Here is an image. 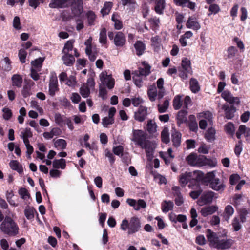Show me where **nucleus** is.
Listing matches in <instances>:
<instances>
[{
    "mask_svg": "<svg viewBox=\"0 0 250 250\" xmlns=\"http://www.w3.org/2000/svg\"><path fill=\"white\" fill-rule=\"evenodd\" d=\"M214 174L213 171L208 172L206 175L201 171L186 172L180 175L179 182L182 186L189 183L190 188L196 189L200 187V183L205 186H209L211 180L214 178Z\"/></svg>",
    "mask_w": 250,
    "mask_h": 250,
    "instance_id": "f257e3e1",
    "label": "nucleus"
},
{
    "mask_svg": "<svg viewBox=\"0 0 250 250\" xmlns=\"http://www.w3.org/2000/svg\"><path fill=\"white\" fill-rule=\"evenodd\" d=\"M206 236L210 245L218 250L229 249L234 244V241L230 238L220 240L217 233L209 229L206 230Z\"/></svg>",
    "mask_w": 250,
    "mask_h": 250,
    "instance_id": "f03ea898",
    "label": "nucleus"
},
{
    "mask_svg": "<svg viewBox=\"0 0 250 250\" xmlns=\"http://www.w3.org/2000/svg\"><path fill=\"white\" fill-rule=\"evenodd\" d=\"M19 227L10 217L6 216L0 225V230L9 236H15L19 233Z\"/></svg>",
    "mask_w": 250,
    "mask_h": 250,
    "instance_id": "7ed1b4c3",
    "label": "nucleus"
},
{
    "mask_svg": "<svg viewBox=\"0 0 250 250\" xmlns=\"http://www.w3.org/2000/svg\"><path fill=\"white\" fill-rule=\"evenodd\" d=\"M100 79L103 86L106 85L107 87L111 89L114 86V80L112 78L111 75H107L106 71L102 72L100 75Z\"/></svg>",
    "mask_w": 250,
    "mask_h": 250,
    "instance_id": "20e7f679",
    "label": "nucleus"
},
{
    "mask_svg": "<svg viewBox=\"0 0 250 250\" xmlns=\"http://www.w3.org/2000/svg\"><path fill=\"white\" fill-rule=\"evenodd\" d=\"M147 115V108L146 106H140L135 112L134 118L136 121L142 122L146 118Z\"/></svg>",
    "mask_w": 250,
    "mask_h": 250,
    "instance_id": "39448f33",
    "label": "nucleus"
},
{
    "mask_svg": "<svg viewBox=\"0 0 250 250\" xmlns=\"http://www.w3.org/2000/svg\"><path fill=\"white\" fill-rule=\"evenodd\" d=\"M71 10L74 16H79L83 12L82 1H73L71 3Z\"/></svg>",
    "mask_w": 250,
    "mask_h": 250,
    "instance_id": "423d86ee",
    "label": "nucleus"
},
{
    "mask_svg": "<svg viewBox=\"0 0 250 250\" xmlns=\"http://www.w3.org/2000/svg\"><path fill=\"white\" fill-rule=\"evenodd\" d=\"M225 185L218 178L215 177V173L214 178L211 180L209 187L212 189L217 191H223L225 188Z\"/></svg>",
    "mask_w": 250,
    "mask_h": 250,
    "instance_id": "0eeeda50",
    "label": "nucleus"
},
{
    "mask_svg": "<svg viewBox=\"0 0 250 250\" xmlns=\"http://www.w3.org/2000/svg\"><path fill=\"white\" fill-rule=\"evenodd\" d=\"M141 227L140 221L138 218L132 217L129 222L128 233L133 234L137 232Z\"/></svg>",
    "mask_w": 250,
    "mask_h": 250,
    "instance_id": "6e6552de",
    "label": "nucleus"
},
{
    "mask_svg": "<svg viewBox=\"0 0 250 250\" xmlns=\"http://www.w3.org/2000/svg\"><path fill=\"white\" fill-rule=\"evenodd\" d=\"M58 91L57 77L56 76H52L49 80V94L53 97L55 95V93Z\"/></svg>",
    "mask_w": 250,
    "mask_h": 250,
    "instance_id": "1a4fd4ad",
    "label": "nucleus"
},
{
    "mask_svg": "<svg viewBox=\"0 0 250 250\" xmlns=\"http://www.w3.org/2000/svg\"><path fill=\"white\" fill-rule=\"evenodd\" d=\"M132 140L136 142L140 146L146 141L143 131L140 130H134Z\"/></svg>",
    "mask_w": 250,
    "mask_h": 250,
    "instance_id": "9d476101",
    "label": "nucleus"
},
{
    "mask_svg": "<svg viewBox=\"0 0 250 250\" xmlns=\"http://www.w3.org/2000/svg\"><path fill=\"white\" fill-rule=\"evenodd\" d=\"M221 97L227 102L230 104H239L240 103L239 99L238 97H234L232 96L231 93L229 90H225L221 94Z\"/></svg>",
    "mask_w": 250,
    "mask_h": 250,
    "instance_id": "9b49d317",
    "label": "nucleus"
},
{
    "mask_svg": "<svg viewBox=\"0 0 250 250\" xmlns=\"http://www.w3.org/2000/svg\"><path fill=\"white\" fill-rule=\"evenodd\" d=\"M142 64L144 68H139L138 71H136L132 73L133 75H136L137 77H140L141 76L146 77L150 74V66L145 62H142Z\"/></svg>",
    "mask_w": 250,
    "mask_h": 250,
    "instance_id": "f8f14e48",
    "label": "nucleus"
},
{
    "mask_svg": "<svg viewBox=\"0 0 250 250\" xmlns=\"http://www.w3.org/2000/svg\"><path fill=\"white\" fill-rule=\"evenodd\" d=\"M188 112L186 109H182L180 110L176 116L177 124L179 127L181 125L184 123H187L188 122L187 115Z\"/></svg>",
    "mask_w": 250,
    "mask_h": 250,
    "instance_id": "ddd939ff",
    "label": "nucleus"
},
{
    "mask_svg": "<svg viewBox=\"0 0 250 250\" xmlns=\"http://www.w3.org/2000/svg\"><path fill=\"white\" fill-rule=\"evenodd\" d=\"M222 109L225 111V117L227 119H231L234 116V113L236 112V108L231 105L229 106L228 104H224L222 106Z\"/></svg>",
    "mask_w": 250,
    "mask_h": 250,
    "instance_id": "4468645a",
    "label": "nucleus"
},
{
    "mask_svg": "<svg viewBox=\"0 0 250 250\" xmlns=\"http://www.w3.org/2000/svg\"><path fill=\"white\" fill-rule=\"evenodd\" d=\"M227 53L224 56L225 60H230L231 62L233 61L238 52L236 48L233 46H229L227 49Z\"/></svg>",
    "mask_w": 250,
    "mask_h": 250,
    "instance_id": "2eb2a0df",
    "label": "nucleus"
},
{
    "mask_svg": "<svg viewBox=\"0 0 250 250\" xmlns=\"http://www.w3.org/2000/svg\"><path fill=\"white\" fill-rule=\"evenodd\" d=\"M214 196V192L211 191L204 192L200 197V202L203 204L211 203Z\"/></svg>",
    "mask_w": 250,
    "mask_h": 250,
    "instance_id": "dca6fc26",
    "label": "nucleus"
},
{
    "mask_svg": "<svg viewBox=\"0 0 250 250\" xmlns=\"http://www.w3.org/2000/svg\"><path fill=\"white\" fill-rule=\"evenodd\" d=\"M218 208L217 206L212 205L203 208L201 210V213L204 217L212 214L217 211Z\"/></svg>",
    "mask_w": 250,
    "mask_h": 250,
    "instance_id": "f3484780",
    "label": "nucleus"
},
{
    "mask_svg": "<svg viewBox=\"0 0 250 250\" xmlns=\"http://www.w3.org/2000/svg\"><path fill=\"white\" fill-rule=\"evenodd\" d=\"M186 26L188 28L192 29L194 30H199L201 26L198 22L196 21L195 18L189 17L186 23Z\"/></svg>",
    "mask_w": 250,
    "mask_h": 250,
    "instance_id": "a211bd4d",
    "label": "nucleus"
},
{
    "mask_svg": "<svg viewBox=\"0 0 250 250\" xmlns=\"http://www.w3.org/2000/svg\"><path fill=\"white\" fill-rule=\"evenodd\" d=\"M234 212L233 208L231 205H228L226 206L224 212L221 215L225 221L228 222Z\"/></svg>",
    "mask_w": 250,
    "mask_h": 250,
    "instance_id": "6ab92c4d",
    "label": "nucleus"
},
{
    "mask_svg": "<svg viewBox=\"0 0 250 250\" xmlns=\"http://www.w3.org/2000/svg\"><path fill=\"white\" fill-rule=\"evenodd\" d=\"M188 118V120L187 123L186 124L189 127L190 131H196L198 129V125L195 115H190Z\"/></svg>",
    "mask_w": 250,
    "mask_h": 250,
    "instance_id": "aec40b11",
    "label": "nucleus"
},
{
    "mask_svg": "<svg viewBox=\"0 0 250 250\" xmlns=\"http://www.w3.org/2000/svg\"><path fill=\"white\" fill-rule=\"evenodd\" d=\"M114 43L116 46H122L125 42V38L121 32H118L114 37Z\"/></svg>",
    "mask_w": 250,
    "mask_h": 250,
    "instance_id": "412c9836",
    "label": "nucleus"
},
{
    "mask_svg": "<svg viewBox=\"0 0 250 250\" xmlns=\"http://www.w3.org/2000/svg\"><path fill=\"white\" fill-rule=\"evenodd\" d=\"M173 194L177 196L175 199V204L177 206H181L183 203V199L180 192V188L176 186L173 187Z\"/></svg>",
    "mask_w": 250,
    "mask_h": 250,
    "instance_id": "4be33fe9",
    "label": "nucleus"
},
{
    "mask_svg": "<svg viewBox=\"0 0 250 250\" xmlns=\"http://www.w3.org/2000/svg\"><path fill=\"white\" fill-rule=\"evenodd\" d=\"M181 66L182 68H180L181 69L187 71V72H189L190 75L192 74V70L191 67V62L187 58H184L182 59L181 62Z\"/></svg>",
    "mask_w": 250,
    "mask_h": 250,
    "instance_id": "5701e85b",
    "label": "nucleus"
},
{
    "mask_svg": "<svg viewBox=\"0 0 250 250\" xmlns=\"http://www.w3.org/2000/svg\"><path fill=\"white\" fill-rule=\"evenodd\" d=\"M12 82V85L16 86L18 88H20L22 86V77L19 74H14L11 78Z\"/></svg>",
    "mask_w": 250,
    "mask_h": 250,
    "instance_id": "b1692460",
    "label": "nucleus"
},
{
    "mask_svg": "<svg viewBox=\"0 0 250 250\" xmlns=\"http://www.w3.org/2000/svg\"><path fill=\"white\" fill-rule=\"evenodd\" d=\"M62 60L64 63L68 66L72 65L75 61L74 56L69 53L64 54V55L62 57Z\"/></svg>",
    "mask_w": 250,
    "mask_h": 250,
    "instance_id": "393cba45",
    "label": "nucleus"
},
{
    "mask_svg": "<svg viewBox=\"0 0 250 250\" xmlns=\"http://www.w3.org/2000/svg\"><path fill=\"white\" fill-rule=\"evenodd\" d=\"M61 130L59 128H53L50 132H45L43 133V136L46 139H51L54 136H58L61 134Z\"/></svg>",
    "mask_w": 250,
    "mask_h": 250,
    "instance_id": "a878e982",
    "label": "nucleus"
},
{
    "mask_svg": "<svg viewBox=\"0 0 250 250\" xmlns=\"http://www.w3.org/2000/svg\"><path fill=\"white\" fill-rule=\"evenodd\" d=\"M189 85L190 89L193 93H196L200 89L199 83L195 78H192L190 80Z\"/></svg>",
    "mask_w": 250,
    "mask_h": 250,
    "instance_id": "bb28decb",
    "label": "nucleus"
},
{
    "mask_svg": "<svg viewBox=\"0 0 250 250\" xmlns=\"http://www.w3.org/2000/svg\"><path fill=\"white\" fill-rule=\"evenodd\" d=\"M69 1H53L49 4V6L52 8H63L67 7Z\"/></svg>",
    "mask_w": 250,
    "mask_h": 250,
    "instance_id": "cd10ccee",
    "label": "nucleus"
},
{
    "mask_svg": "<svg viewBox=\"0 0 250 250\" xmlns=\"http://www.w3.org/2000/svg\"><path fill=\"white\" fill-rule=\"evenodd\" d=\"M215 130L212 127L209 128L205 134V139L209 142H212L215 139Z\"/></svg>",
    "mask_w": 250,
    "mask_h": 250,
    "instance_id": "c85d7f7f",
    "label": "nucleus"
},
{
    "mask_svg": "<svg viewBox=\"0 0 250 250\" xmlns=\"http://www.w3.org/2000/svg\"><path fill=\"white\" fill-rule=\"evenodd\" d=\"M157 88L155 85H151L147 91V95L149 100L153 102L156 99V97L157 96Z\"/></svg>",
    "mask_w": 250,
    "mask_h": 250,
    "instance_id": "c756f323",
    "label": "nucleus"
},
{
    "mask_svg": "<svg viewBox=\"0 0 250 250\" xmlns=\"http://www.w3.org/2000/svg\"><path fill=\"white\" fill-rule=\"evenodd\" d=\"M141 147L142 148L145 149L146 151L148 150L153 152L156 147V145L154 142L146 140L145 142V143L141 146Z\"/></svg>",
    "mask_w": 250,
    "mask_h": 250,
    "instance_id": "7c9ffc66",
    "label": "nucleus"
},
{
    "mask_svg": "<svg viewBox=\"0 0 250 250\" xmlns=\"http://www.w3.org/2000/svg\"><path fill=\"white\" fill-rule=\"evenodd\" d=\"M9 165L13 170H16L19 173H22L23 172L22 167L17 161H11L9 163Z\"/></svg>",
    "mask_w": 250,
    "mask_h": 250,
    "instance_id": "2f4dec72",
    "label": "nucleus"
},
{
    "mask_svg": "<svg viewBox=\"0 0 250 250\" xmlns=\"http://www.w3.org/2000/svg\"><path fill=\"white\" fill-rule=\"evenodd\" d=\"M210 159H207L204 155H200L197 156L196 166L202 167L209 164Z\"/></svg>",
    "mask_w": 250,
    "mask_h": 250,
    "instance_id": "473e14b6",
    "label": "nucleus"
},
{
    "mask_svg": "<svg viewBox=\"0 0 250 250\" xmlns=\"http://www.w3.org/2000/svg\"><path fill=\"white\" fill-rule=\"evenodd\" d=\"M159 154L160 156L164 160L165 164H168L170 163L168 158H170L172 157V148H169L167 152H160Z\"/></svg>",
    "mask_w": 250,
    "mask_h": 250,
    "instance_id": "72a5a7b5",
    "label": "nucleus"
},
{
    "mask_svg": "<svg viewBox=\"0 0 250 250\" xmlns=\"http://www.w3.org/2000/svg\"><path fill=\"white\" fill-rule=\"evenodd\" d=\"M152 45L154 47V51L158 52L161 48V39L159 36L152 37L151 39Z\"/></svg>",
    "mask_w": 250,
    "mask_h": 250,
    "instance_id": "f704fd0d",
    "label": "nucleus"
},
{
    "mask_svg": "<svg viewBox=\"0 0 250 250\" xmlns=\"http://www.w3.org/2000/svg\"><path fill=\"white\" fill-rule=\"evenodd\" d=\"M134 47L136 51V54L138 56L141 55L145 49V45L141 41H137L134 44Z\"/></svg>",
    "mask_w": 250,
    "mask_h": 250,
    "instance_id": "c9c22d12",
    "label": "nucleus"
},
{
    "mask_svg": "<svg viewBox=\"0 0 250 250\" xmlns=\"http://www.w3.org/2000/svg\"><path fill=\"white\" fill-rule=\"evenodd\" d=\"M197 156H198L196 153H190L186 158V161L188 164L192 166H196Z\"/></svg>",
    "mask_w": 250,
    "mask_h": 250,
    "instance_id": "e433bc0d",
    "label": "nucleus"
},
{
    "mask_svg": "<svg viewBox=\"0 0 250 250\" xmlns=\"http://www.w3.org/2000/svg\"><path fill=\"white\" fill-rule=\"evenodd\" d=\"M86 15L88 25H93L96 19V16L94 12L92 11H89L87 12Z\"/></svg>",
    "mask_w": 250,
    "mask_h": 250,
    "instance_id": "4c0bfd02",
    "label": "nucleus"
},
{
    "mask_svg": "<svg viewBox=\"0 0 250 250\" xmlns=\"http://www.w3.org/2000/svg\"><path fill=\"white\" fill-rule=\"evenodd\" d=\"M65 160L64 159H60L59 160H55L53 161V167L54 168L64 169L65 167Z\"/></svg>",
    "mask_w": 250,
    "mask_h": 250,
    "instance_id": "58836bf2",
    "label": "nucleus"
},
{
    "mask_svg": "<svg viewBox=\"0 0 250 250\" xmlns=\"http://www.w3.org/2000/svg\"><path fill=\"white\" fill-rule=\"evenodd\" d=\"M20 136L23 139L24 143H26V141L29 142L28 138L32 137V133L30 128H26L23 132H21Z\"/></svg>",
    "mask_w": 250,
    "mask_h": 250,
    "instance_id": "ea45409f",
    "label": "nucleus"
},
{
    "mask_svg": "<svg viewBox=\"0 0 250 250\" xmlns=\"http://www.w3.org/2000/svg\"><path fill=\"white\" fill-rule=\"evenodd\" d=\"M177 5L187 6L191 10H194L195 3L191 1H174Z\"/></svg>",
    "mask_w": 250,
    "mask_h": 250,
    "instance_id": "a19ab883",
    "label": "nucleus"
},
{
    "mask_svg": "<svg viewBox=\"0 0 250 250\" xmlns=\"http://www.w3.org/2000/svg\"><path fill=\"white\" fill-rule=\"evenodd\" d=\"M181 133L179 132H175L173 133V145L175 147L180 146L181 142Z\"/></svg>",
    "mask_w": 250,
    "mask_h": 250,
    "instance_id": "79ce46f5",
    "label": "nucleus"
},
{
    "mask_svg": "<svg viewBox=\"0 0 250 250\" xmlns=\"http://www.w3.org/2000/svg\"><path fill=\"white\" fill-rule=\"evenodd\" d=\"M181 97L180 95H177L173 100V106L176 110L180 109L182 105L183 101L181 100Z\"/></svg>",
    "mask_w": 250,
    "mask_h": 250,
    "instance_id": "37998d69",
    "label": "nucleus"
},
{
    "mask_svg": "<svg viewBox=\"0 0 250 250\" xmlns=\"http://www.w3.org/2000/svg\"><path fill=\"white\" fill-rule=\"evenodd\" d=\"M44 60V58H39L35 60L34 61H32L31 62V65L34 66L35 68L37 69L38 71H40L41 68L42 62Z\"/></svg>",
    "mask_w": 250,
    "mask_h": 250,
    "instance_id": "c03bdc74",
    "label": "nucleus"
},
{
    "mask_svg": "<svg viewBox=\"0 0 250 250\" xmlns=\"http://www.w3.org/2000/svg\"><path fill=\"white\" fill-rule=\"evenodd\" d=\"M161 138L163 142L167 144L169 142V134L167 127H165L161 132Z\"/></svg>",
    "mask_w": 250,
    "mask_h": 250,
    "instance_id": "a18cd8bd",
    "label": "nucleus"
},
{
    "mask_svg": "<svg viewBox=\"0 0 250 250\" xmlns=\"http://www.w3.org/2000/svg\"><path fill=\"white\" fill-rule=\"evenodd\" d=\"M157 125L152 120H149L147 124V130L150 133H153L156 131Z\"/></svg>",
    "mask_w": 250,
    "mask_h": 250,
    "instance_id": "49530a36",
    "label": "nucleus"
},
{
    "mask_svg": "<svg viewBox=\"0 0 250 250\" xmlns=\"http://www.w3.org/2000/svg\"><path fill=\"white\" fill-rule=\"evenodd\" d=\"M35 209L33 207H27L24 210V214L26 217L30 220L34 218Z\"/></svg>",
    "mask_w": 250,
    "mask_h": 250,
    "instance_id": "de8ad7c7",
    "label": "nucleus"
},
{
    "mask_svg": "<svg viewBox=\"0 0 250 250\" xmlns=\"http://www.w3.org/2000/svg\"><path fill=\"white\" fill-rule=\"evenodd\" d=\"M175 16H176V21L177 23V28L180 30L182 27V23L183 22V19L184 18V16L183 14H180L178 13L177 12L175 13Z\"/></svg>",
    "mask_w": 250,
    "mask_h": 250,
    "instance_id": "09e8293b",
    "label": "nucleus"
},
{
    "mask_svg": "<svg viewBox=\"0 0 250 250\" xmlns=\"http://www.w3.org/2000/svg\"><path fill=\"white\" fill-rule=\"evenodd\" d=\"M249 213V211L246 208H243L239 210V218L240 222L242 223L246 222V216Z\"/></svg>",
    "mask_w": 250,
    "mask_h": 250,
    "instance_id": "8fccbe9b",
    "label": "nucleus"
},
{
    "mask_svg": "<svg viewBox=\"0 0 250 250\" xmlns=\"http://www.w3.org/2000/svg\"><path fill=\"white\" fill-rule=\"evenodd\" d=\"M112 7V3L111 2H106L105 3L103 8L101 9V12L103 16L108 14Z\"/></svg>",
    "mask_w": 250,
    "mask_h": 250,
    "instance_id": "3c124183",
    "label": "nucleus"
},
{
    "mask_svg": "<svg viewBox=\"0 0 250 250\" xmlns=\"http://www.w3.org/2000/svg\"><path fill=\"white\" fill-rule=\"evenodd\" d=\"M74 42V40H69L65 43L62 50L63 54L69 53V52L73 49Z\"/></svg>",
    "mask_w": 250,
    "mask_h": 250,
    "instance_id": "603ef678",
    "label": "nucleus"
},
{
    "mask_svg": "<svg viewBox=\"0 0 250 250\" xmlns=\"http://www.w3.org/2000/svg\"><path fill=\"white\" fill-rule=\"evenodd\" d=\"M225 129L227 133L231 136L234 134L235 128L234 124L232 123H228L225 126Z\"/></svg>",
    "mask_w": 250,
    "mask_h": 250,
    "instance_id": "864d4df0",
    "label": "nucleus"
},
{
    "mask_svg": "<svg viewBox=\"0 0 250 250\" xmlns=\"http://www.w3.org/2000/svg\"><path fill=\"white\" fill-rule=\"evenodd\" d=\"M165 7V1H156L155 10L158 14H162Z\"/></svg>",
    "mask_w": 250,
    "mask_h": 250,
    "instance_id": "5fc2aeb1",
    "label": "nucleus"
},
{
    "mask_svg": "<svg viewBox=\"0 0 250 250\" xmlns=\"http://www.w3.org/2000/svg\"><path fill=\"white\" fill-rule=\"evenodd\" d=\"M231 225L233 227L234 231H238L241 229V225L240 223L238 217H234L232 220Z\"/></svg>",
    "mask_w": 250,
    "mask_h": 250,
    "instance_id": "6e6d98bb",
    "label": "nucleus"
},
{
    "mask_svg": "<svg viewBox=\"0 0 250 250\" xmlns=\"http://www.w3.org/2000/svg\"><path fill=\"white\" fill-rule=\"evenodd\" d=\"M242 146H243V144H242V140H239L238 141V142L236 143V144L235 145V147L234 149V153L237 157L239 156V155H240V154L242 151Z\"/></svg>",
    "mask_w": 250,
    "mask_h": 250,
    "instance_id": "4d7b16f0",
    "label": "nucleus"
},
{
    "mask_svg": "<svg viewBox=\"0 0 250 250\" xmlns=\"http://www.w3.org/2000/svg\"><path fill=\"white\" fill-rule=\"evenodd\" d=\"M54 145L56 147H59L62 149H64L66 146V142L63 139H58L54 142Z\"/></svg>",
    "mask_w": 250,
    "mask_h": 250,
    "instance_id": "13d9d810",
    "label": "nucleus"
},
{
    "mask_svg": "<svg viewBox=\"0 0 250 250\" xmlns=\"http://www.w3.org/2000/svg\"><path fill=\"white\" fill-rule=\"evenodd\" d=\"M80 93L83 97H88L90 94L89 88L85 84H83L80 88Z\"/></svg>",
    "mask_w": 250,
    "mask_h": 250,
    "instance_id": "bf43d9fd",
    "label": "nucleus"
},
{
    "mask_svg": "<svg viewBox=\"0 0 250 250\" xmlns=\"http://www.w3.org/2000/svg\"><path fill=\"white\" fill-rule=\"evenodd\" d=\"M100 42L103 44L106 42V30L105 28L101 29L100 34Z\"/></svg>",
    "mask_w": 250,
    "mask_h": 250,
    "instance_id": "052dcab7",
    "label": "nucleus"
},
{
    "mask_svg": "<svg viewBox=\"0 0 250 250\" xmlns=\"http://www.w3.org/2000/svg\"><path fill=\"white\" fill-rule=\"evenodd\" d=\"M149 22L151 24L152 29L153 30H155L157 29V27L159 26V24L160 23V20L159 18H151L149 20Z\"/></svg>",
    "mask_w": 250,
    "mask_h": 250,
    "instance_id": "680f3d73",
    "label": "nucleus"
},
{
    "mask_svg": "<svg viewBox=\"0 0 250 250\" xmlns=\"http://www.w3.org/2000/svg\"><path fill=\"white\" fill-rule=\"evenodd\" d=\"M114 123V118L109 116L105 117L102 119V124L104 127H107L109 125Z\"/></svg>",
    "mask_w": 250,
    "mask_h": 250,
    "instance_id": "e2e57ef3",
    "label": "nucleus"
},
{
    "mask_svg": "<svg viewBox=\"0 0 250 250\" xmlns=\"http://www.w3.org/2000/svg\"><path fill=\"white\" fill-rule=\"evenodd\" d=\"M169 103V102L168 100H165L162 105L158 104V107L159 112L160 113L165 112L168 107Z\"/></svg>",
    "mask_w": 250,
    "mask_h": 250,
    "instance_id": "0e129e2a",
    "label": "nucleus"
},
{
    "mask_svg": "<svg viewBox=\"0 0 250 250\" xmlns=\"http://www.w3.org/2000/svg\"><path fill=\"white\" fill-rule=\"evenodd\" d=\"M240 179V176L238 174H233L229 177V183L234 185Z\"/></svg>",
    "mask_w": 250,
    "mask_h": 250,
    "instance_id": "69168bd1",
    "label": "nucleus"
},
{
    "mask_svg": "<svg viewBox=\"0 0 250 250\" xmlns=\"http://www.w3.org/2000/svg\"><path fill=\"white\" fill-rule=\"evenodd\" d=\"M19 59L21 63H23L25 62V59L27 55V52L25 50L21 49L19 51L18 54Z\"/></svg>",
    "mask_w": 250,
    "mask_h": 250,
    "instance_id": "338daca9",
    "label": "nucleus"
},
{
    "mask_svg": "<svg viewBox=\"0 0 250 250\" xmlns=\"http://www.w3.org/2000/svg\"><path fill=\"white\" fill-rule=\"evenodd\" d=\"M112 20L114 22V27L116 29L119 30L122 28V22L117 19L115 18L114 15H112Z\"/></svg>",
    "mask_w": 250,
    "mask_h": 250,
    "instance_id": "774afa93",
    "label": "nucleus"
}]
</instances>
